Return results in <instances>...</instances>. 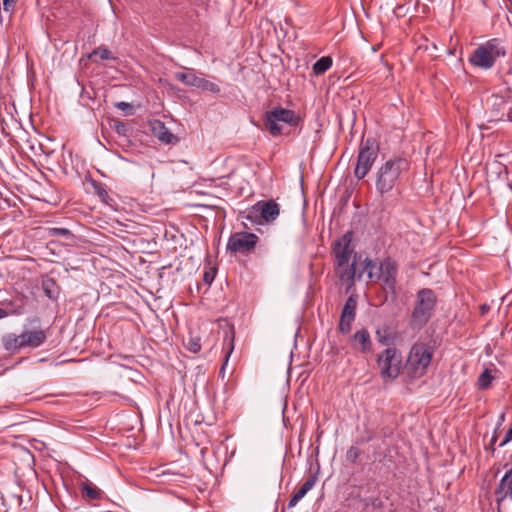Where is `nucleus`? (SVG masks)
I'll use <instances>...</instances> for the list:
<instances>
[{
    "label": "nucleus",
    "instance_id": "9d476101",
    "mask_svg": "<svg viewBox=\"0 0 512 512\" xmlns=\"http://www.w3.org/2000/svg\"><path fill=\"white\" fill-rule=\"evenodd\" d=\"M279 212V205L273 200L259 201L247 211L246 219L252 223L271 222L279 216Z\"/></svg>",
    "mask_w": 512,
    "mask_h": 512
},
{
    "label": "nucleus",
    "instance_id": "f8f14e48",
    "mask_svg": "<svg viewBox=\"0 0 512 512\" xmlns=\"http://www.w3.org/2000/svg\"><path fill=\"white\" fill-rule=\"evenodd\" d=\"M258 240L254 233L235 232L228 239L227 250L232 253L249 254L255 249Z\"/></svg>",
    "mask_w": 512,
    "mask_h": 512
},
{
    "label": "nucleus",
    "instance_id": "6ab92c4d",
    "mask_svg": "<svg viewBox=\"0 0 512 512\" xmlns=\"http://www.w3.org/2000/svg\"><path fill=\"white\" fill-rule=\"evenodd\" d=\"M354 341L361 346L362 352H368L371 350V339L367 329H360L354 334Z\"/></svg>",
    "mask_w": 512,
    "mask_h": 512
},
{
    "label": "nucleus",
    "instance_id": "5701e85b",
    "mask_svg": "<svg viewBox=\"0 0 512 512\" xmlns=\"http://www.w3.org/2000/svg\"><path fill=\"white\" fill-rule=\"evenodd\" d=\"M47 234L52 237L68 238L72 236V233L67 228L53 227L47 229Z\"/></svg>",
    "mask_w": 512,
    "mask_h": 512
},
{
    "label": "nucleus",
    "instance_id": "4c0bfd02",
    "mask_svg": "<svg viewBox=\"0 0 512 512\" xmlns=\"http://www.w3.org/2000/svg\"><path fill=\"white\" fill-rule=\"evenodd\" d=\"M372 439V437H367V438H362L361 440H359L358 442H361V443H364V442H368Z\"/></svg>",
    "mask_w": 512,
    "mask_h": 512
},
{
    "label": "nucleus",
    "instance_id": "e433bc0d",
    "mask_svg": "<svg viewBox=\"0 0 512 512\" xmlns=\"http://www.w3.org/2000/svg\"><path fill=\"white\" fill-rule=\"evenodd\" d=\"M488 309H489V306H487V305H482V306H481V313H482V314H485V313H486V311H487Z\"/></svg>",
    "mask_w": 512,
    "mask_h": 512
},
{
    "label": "nucleus",
    "instance_id": "2f4dec72",
    "mask_svg": "<svg viewBox=\"0 0 512 512\" xmlns=\"http://www.w3.org/2000/svg\"><path fill=\"white\" fill-rule=\"evenodd\" d=\"M214 279V276L210 272H205L204 281L208 284H211Z\"/></svg>",
    "mask_w": 512,
    "mask_h": 512
},
{
    "label": "nucleus",
    "instance_id": "f257e3e1",
    "mask_svg": "<svg viewBox=\"0 0 512 512\" xmlns=\"http://www.w3.org/2000/svg\"><path fill=\"white\" fill-rule=\"evenodd\" d=\"M410 168L404 157L395 156L382 163L375 172L376 192L385 197L389 195Z\"/></svg>",
    "mask_w": 512,
    "mask_h": 512
},
{
    "label": "nucleus",
    "instance_id": "cd10ccee",
    "mask_svg": "<svg viewBox=\"0 0 512 512\" xmlns=\"http://www.w3.org/2000/svg\"><path fill=\"white\" fill-rule=\"evenodd\" d=\"M512 440V426L508 429V431L506 432V435L502 441V443L500 444V446H503L505 445L506 443H508L509 441Z\"/></svg>",
    "mask_w": 512,
    "mask_h": 512
},
{
    "label": "nucleus",
    "instance_id": "a878e982",
    "mask_svg": "<svg viewBox=\"0 0 512 512\" xmlns=\"http://www.w3.org/2000/svg\"><path fill=\"white\" fill-rule=\"evenodd\" d=\"M186 347L188 348L189 351H191L193 353H198L201 350L200 338H198V337H195V338L191 337L188 340V343H187Z\"/></svg>",
    "mask_w": 512,
    "mask_h": 512
},
{
    "label": "nucleus",
    "instance_id": "9b49d317",
    "mask_svg": "<svg viewBox=\"0 0 512 512\" xmlns=\"http://www.w3.org/2000/svg\"><path fill=\"white\" fill-rule=\"evenodd\" d=\"M380 375L383 379H395L400 373L401 360L395 348L385 349L377 359Z\"/></svg>",
    "mask_w": 512,
    "mask_h": 512
},
{
    "label": "nucleus",
    "instance_id": "412c9836",
    "mask_svg": "<svg viewBox=\"0 0 512 512\" xmlns=\"http://www.w3.org/2000/svg\"><path fill=\"white\" fill-rule=\"evenodd\" d=\"M494 375L492 373V370L489 368H485L483 372L479 375L477 380V386L480 390H486L488 389L492 381L494 380Z\"/></svg>",
    "mask_w": 512,
    "mask_h": 512
},
{
    "label": "nucleus",
    "instance_id": "2eb2a0df",
    "mask_svg": "<svg viewBox=\"0 0 512 512\" xmlns=\"http://www.w3.org/2000/svg\"><path fill=\"white\" fill-rule=\"evenodd\" d=\"M151 131L153 135L162 143L172 144L177 140L176 136L159 120L151 123Z\"/></svg>",
    "mask_w": 512,
    "mask_h": 512
},
{
    "label": "nucleus",
    "instance_id": "0eeeda50",
    "mask_svg": "<svg viewBox=\"0 0 512 512\" xmlns=\"http://www.w3.org/2000/svg\"><path fill=\"white\" fill-rule=\"evenodd\" d=\"M431 360V348L424 343H415L409 352L406 368L414 377H421L426 373Z\"/></svg>",
    "mask_w": 512,
    "mask_h": 512
},
{
    "label": "nucleus",
    "instance_id": "f03ea898",
    "mask_svg": "<svg viewBox=\"0 0 512 512\" xmlns=\"http://www.w3.org/2000/svg\"><path fill=\"white\" fill-rule=\"evenodd\" d=\"M354 248L352 247V232H346L333 245L337 273L343 282L353 283L356 278L355 261L349 265Z\"/></svg>",
    "mask_w": 512,
    "mask_h": 512
},
{
    "label": "nucleus",
    "instance_id": "4be33fe9",
    "mask_svg": "<svg viewBox=\"0 0 512 512\" xmlns=\"http://www.w3.org/2000/svg\"><path fill=\"white\" fill-rule=\"evenodd\" d=\"M197 88L199 89H202L204 91H209V92H212V93H219L220 92V87L216 84V83H213L209 80H206L202 77L199 78V82L197 84Z\"/></svg>",
    "mask_w": 512,
    "mask_h": 512
},
{
    "label": "nucleus",
    "instance_id": "393cba45",
    "mask_svg": "<svg viewBox=\"0 0 512 512\" xmlns=\"http://www.w3.org/2000/svg\"><path fill=\"white\" fill-rule=\"evenodd\" d=\"M361 455V451L356 446H351L346 452V460L350 463H355L359 456Z\"/></svg>",
    "mask_w": 512,
    "mask_h": 512
},
{
    "label": "nucleus",
    "instance_id": "a211bd4d",
    "mask_svg": "<svg viewBox=\"0 0 512 512\" xmlns=\"http://www.w3.org/2000/svg\"><path fill=\"white\" fill-rule=\"evenodd\" d=\"M174 76L178 81L182 82L183 84L196 88L200 78L195 74L193 69H188L183 72H176Z\"/></svg>",
    "mask_w": 512,
    "mask_h": 512
},
{
    "label": "nucleus",
    "instance_id": "c85d7f7f",
    "mask_svg": "<svg viewBox=\"0 0 512 512\" xmlns=\"http://www.w3.org/2000/svg\"><path fill=\"white\" fill-rule=\"evenodd\" d=\"M96 189H97V194L102 198L104 199L105 197L108 196V193L107 191L105 190L104 187H102L101 185H98L96 186Z\"/></svg>",
    "mask_w": 512,
    "mask_h": 512
},
{
    "label": "nucleus",
    "instance_id": "c9c22d12",
    "mask_svg": "<svg viewBox=\"0 0 512 512\" xmlns=\"http://www.w3.org/2000/svg\"><path fill=\"white\" fill-rule=\"evenodd\" d=\"M7 316H8V313L4 309L0 308V319H3Z\"/></svg>",
    "mask_w": 512,
    "mask_h": 512
},
{
    "label": "nucleus",
    "instance_id": "20e7f679",
    "mask_svg": "<svg viewBox=\"0 0 512 512\" xmlns=\"http://www.w3.org/2000/svg\"><path fill=\"white\" fill-rule=\"evenodd\" d=\"M372 281H382L385 289L395 293L397 282V264L391 258H385L377 265L374 261L366 258L363 262V271L359 272L357 277L360 279L363 273Z\"/></svg>",
    "mask_w": 512,
    "mask_h": 512
},
{
    "label": "nucleus",
    "instance_id": "72a5a7b5",
    "mask_svg": "<svg viewBox=\"0 0 512 512\" xmlns=\"http://www.w3.org/2000/svg\"><path fill=\"white\" fill-rule=\"evenodd\" d=\"M505 7L508 9L510 13H512V0H502Z\"/></svg>",
    "mask_w": 512,
    "mask_h": 512
},
{
    "label": "nucleus",
    "instance_id": "7c9ffc66",
    "mask_svg": "<svg viewBox=\"0 0 512 512\" xmlns=\"http://www.w3.org/2000/svg\"><path fill=\"white\" fill-rule=\"evenodd\" d=\"M116 107L122 111H125L126 109H130L131 108V105L127 102H118L116 104Z\"/></svg>",
    "mask_w": 512,
    "mask_h": 512
},
{
    "label": "nucleus",
    "instance_id": "dca6fc26",
    "mask_svg": "<svg viewBox=\"0 0 512 512\" xmlns=\"http://www.w3.org/2000/svg\"><path fill=\"white\" fill-rule=\"evenodd\" d=\"M315 479L313 477L307 479L302 486L292 495L289 500L288 508H292L313 488Z\"/></svg>",
    "mask_w": 512,
    "mask_h": 512
},
{
    "label": "nucleus",
    "instance_id": "ddd939ff",
    "mask_svg": "<svg viewBox=\"0 0 512 512\" xmlns=\"http://www.w3.org/2000/svg\"><path fill=\"white\" fill-rule=\"evenodd\" d=\"M495 499L498 506V512L502 511L505 502L512 501V468L505 472L500 479L495 490Z\"/></svg>",
    "mask_w": 512,
    "mask_h": 512
},
{
    "label": "nucleus",
    "instance_id": "4468645a",
    "mask_svg": "<svg viewBox=\"0 0 512 512\" xmlns=\"http://www.w3.org/2000/svg\"><path fill=\"white\" fill-rule=\"evenodd\" d=\"M357 299L351 295L346 300L341 312L338 329L341 333L347 334L351 330V324L356 316Z\"/></svg>",
    "mask_w": 512,
    "mask_h": 512
},
{
    "label": "nucleus",
    "instance_id": "39448f33",
    "mask_svg": "<svg viewBox=\"0 0 512 512\" xmlns=\"http://www.w3.org/2000/svg\"><path fill=\"white\" fill-rule=\"evenodd\" d=\"M46 333L42 329L24 328L21 334L8 333L2 336V345L10 354H16L22 349H35L46 341Z\"/></svg>",
    "mask_w": 512,
    "mask_h": 512
},
{
    "label": "nucleus",
    "instance_id": "c756f323",
    "mask_svg": "<svg viewBox=\"0 0 512 512\" xmlns=\"http://www.w3.org/2000/svg\"><path fill=\"white\" fill-rule=\"evenodd\" d=\"M16 0H3V8L8 11L10 8L14 6Z\"/></svg>",
    "mask_w": 512,
    "mask_h": 512
},
{
    "label": "nucleus",
    "instance_id": "6e6552de",
    "mask_svg": "<svg viewBox=\"0 0 512 512\" xmlns=\"http://www.w3.org/2000/svg\"><path fill=\"white\" fill-rule=\"evenodd\" d=\"M436 305V296L431 289H422L417 293L416 306L412 313V322L423 326L431 318Z\"/></svg>",
    "mask_w": 512,
    "mask_h": 512
},
{
    "label": "nucleus",
    "instance_id": "aec40b11",
    "mask_svg": "<svg viewBox=\"0 0 512 512\" xmlns=\"http://www.w3.org/2000/svg\"><path fill=\"white\" fill-rule=\"evenodd\" d=\"M332 58L329 57V56H324V57H321L319 60H317L312 69H313V73L317 76L319 75H322L324 74L327 70L330 69V67L332 66Z\"/></svg>",
    "mask_w": 512,
    "mask_h": 512
},
{
    "label": "nucleus",
    "instance_id": "7ed1b4c3",
    "mask_svg": "<svg viewBox=\"0 0 512 512\" xmlns=\"http://www.w3.org/2000/svg\"><path fill=\"white\" fill-rule=\"evenodd\" d=\"M506 55L504 42L499 38H492L479 44L470 54L469 63L481 70L491 69L496 61Z\"/></svg>",
    "mask_w": 512,
    "mask_h": 512
},
{
    "label": "nucleus",
    "instance_id": "f704fd0d",
    "mask_svg": "<svg viewBox=\"0 0 512 512\" xmlns=\"http://www.w3.org/2000/svg\"><path fill=\"white\" fill-rule=\"evenodd\" d=\"M126 128L125 124L124 123H119L117 124V131L120 133L122 131H124Z\"/></svg>",
    "mask_w": 512,
    "mask_h": 512
},
{
    "label": "nucleus",
    "instance_id": "1a4fd4ad",
    "mask_svg": "<svg viewBox=\"0 0 512 512\" xmlns=\"http://www.w3.org/2000/svg\"><path fill=\"white\" fill-rule=\"evenodd\" d=\"M297 120L298 118L294 111L279 106L266 113L265 128L270 132L271 135L276 136L282 132V126L279 124V122H283L289 125H296Z\"/></svg>",
    "mask_w": 512,
    "mask_h": 512
},
{
    "label": "nucleus",
    "instance_id": "bb28decb",
    "mask_svg": "<svg viewBox=\"0 0 512 512\" xmlns=\"http://www.w3.org/2000/svg\"><path fill=\"white\" fill-rule=\"evenodd\" d=\"M502 77H503V84L506 86V89L511 90L512 89V72L507 71L506 73L503 74Z\"/></svg>",
    "mask_w": 512,
    "mask_h": 512
},
{
    "label": "nucleus",
    "instance_id": "473e14b6",
    "mask_svg": "<svg viewBox=\"0 0 512 512\" xmlns=\"http://www.w3.org/2000/svg\"><path fill=\"white\" fill-rule=\"evenodd\" d=\"M233 335L231 336L230 340H229V349H228V352H227V355H226V358H228L230 356V354L232 353L233 349H234V345H233Z\"/></svg>",
    "mask_w": 512,
    "mask_h": 512
},
{
    "label": "nucleus",
    "instance_id": "423d86ee",
    "mask_svg": "<svg viewBox=\"0 0 512 512\" xmlns=\"http://www.w3.org/2000/svg\"><path fill=\"white\" fill-rule=\"evenodd\" d=\"M378 154L379 144L377 140L373 137H363L359 145L357 163L354 169V176L358 180L363 179L369 173L378 158Z\"/></svg>",
    "mask_w": 512,
    "mask_h": 512
},
{
    "label": "nucleus",
    "instance_id": "f3484780",
    "mask_svg": "<svg viewBox=\"0 0 512 512\" xmlns=\"http://www.w3.org/2000/svg\"><path fill=\"white\" fill-rule=\"evenodd\" d=\"M79 487L84 499L98 500L102 498V490L91 482H81Z\"/></svg>",
    "mask_w": 512,
    "mask_h": 512
},
{
    "label": "nucleus",
    "instance_id": "b1692460",
    "mask_svg": "<svg viewBox=\"0 0 512 512\" xmlns=\"http://www.w3.org/2000/svg\"><path fill=\"white\" fill-rule=\"evenodd\" d=\"M90 58L92 57H99L101 60H108L112 59L111 52L107 48L99 47L89 55Z\"/></svg>",
    "mask_w": 512,
    "mask_h": 512
}]
</instances>
